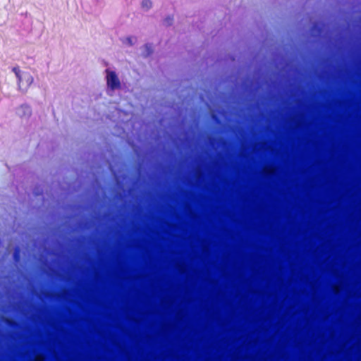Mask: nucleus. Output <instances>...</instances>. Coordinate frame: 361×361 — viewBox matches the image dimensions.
Masks as SVG:
<instances>
[{
	"label": "nucleus",
	"instance_id": "f03ea898",
	"mask_svg": "<svg viewBox=\"0 0 361 361\" xmlns=\"http://www.w3.org/2000/svg\"><path fill=\"white\" fill-rule=\"evenodd\" d=\"M106 83L108 87L111 90H116L121 87L120 80L114 71L109 69L106 70Z\"/></svg>",
	"mask_w": 361,
	"mask_h": 361
},
{
	"label": "nucleus",
	"instance_id": "423d86ee",
	"mask_svg": "<svg viewBox=\"0 0 361 361\" xmlns=\"http://www.w3.org/2000/svg\"><path fill=\"white\" fill-rule=\"evenodd\" d=\"M128 42L131 44H132V43H131V38H130V37H128Z\"/></svg>",
	"mask_w": 361,
	"mask_h": 361
},
{
	"label": "nucleus",
	"instance_id": "7ed1b4c3",
	"mask_svg": "<svg viewBox=\"0 0 361 361\" xmlns=\"http://www.w3.org/2000/svg\"><path fill=\"white\" fill-rule=\"evenodd\" d=\"M141 5L143 8L148 10L152 6V2L151 0H143Z\"/></svg>",
	"mask_w": 361,
	"mask_h": 361
},
{
	"label": "nucleus",
	"instance_id": "f257e3e1",
	"mask_svg": "<svg viewBox=\"0 0 361 361\" xmlns=\"http://www.w3.org/2000/svg\"><path fill=\"white\" fill-rule=\"evenodd\" d=\"M13 71L15 73L18 78V82L20 87L25 85L28 87L32 83L33 78L30 73H24L21 74V71L18 67H14L13 68Z\"/></svg>",
	"mask_w": 361,
	"mask_h": 361
},
{
	"label": "nucleus",
	"instance_id": "20e7f679",
	"mask_svg": "<svg viewBox=\"0 0 361 361\" xmlns=\"http://www.w3.org/2000/svg\"><path fill=\"white\" fill-rule=\"evenodd\" d=\"M165 22L167 25H170L172 24L173 22V17L168 16L165 18Z\"/></svg>",
	"mask_w": 361,
	"mask_h": 361
},
{
	"label": "nucleus",
	"instance_id": "39448f33",
	"mask_svg": "<svg viewBox=\"0 0 361 361\" xmlns=\"http://www.w3.org/2000/svg\"><path fill=\"white\" fill-rule=\"evenodd\" d=\"M19 258V254H18V250H16L14 253V259L15 260H18Z\"/></svg>",
	"mask_w": 361,
	"mask_h": 361
}]
</instances>
